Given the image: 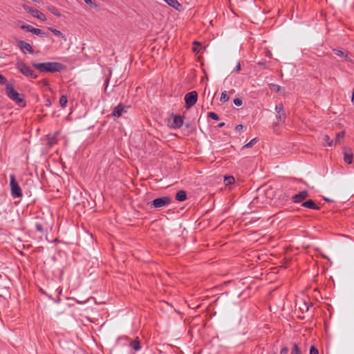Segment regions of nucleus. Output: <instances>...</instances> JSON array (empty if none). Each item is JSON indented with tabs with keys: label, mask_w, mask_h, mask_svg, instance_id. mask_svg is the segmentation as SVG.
Listing matches in <instances>:
<instances>
[{
	"label": "nucleus",
	"mask_w": 354,
	"mask_h": 354,
	"mask_svg": "<svg viewBox=\"0 0 354 354\" xmlns=\"http://www.w3.org/2000/svg\"><path fill=\"white\" fill-rule=\"evenodd\" d=\"M32 65L41 73L60 72L65 68V66L59 62L32 63Z\"/></svg>",
	"instance_id": "obj_1"
},
{
	"label": "nucleus",
	"mask_w": 354,
	"mask_h": 354,
	"mask_svg": "<svg viewBox=\"0 0 354 354\" xmlns=\"http://www.w3.org/2000/svg\"><path fill=\"white\" fill-rule=\"evenodd\" d=\"M6 93L8 97L15 101L17 104H20L21 103L24 102L22 95L16 91L13 85L7 84L6 87Z\"/></svg>",
	"instance_id": "obj_2"
},
{
	"label": "nucleus",
	"mask_w": 354,
	"mask_h": 354,
	"mask_svg": "<svg viewBox=\"0 0 354 354\" xmlns=\"http://www.w3.org/2000/svg\"><path fill=\"white\" fill-rule=\"evenodd\" d=\"M15 66L16 68H17L24 76L32 79L37 78V75L35 74L34 71L26 65L23 62H17Z\"/></svg>",
	"instance_id": "obj_3"
},
{
	"label": "nucleus",
	"mask_w": 354,
	"mask_h": 354,
	"mask_svg": "<svg viewBox=\"0 0 354 354\" xmlns=\"http://www.w3.org/2000/svg\"><path fill=\"white\" fill-rule=\"evenodd\" d=\"M11 195L13 198H21L23 196L22 190L16 180L15 175L10 176Z\"/></svg>",
	"instance_id": "obj_4"
},
{
	"label": "nucleus",
	"mask_w": 354,
	"mask_h": 354,
	"mask_svg": "<svg viewBox=\"0 0 354 354\" xmlns=\"http://www.w3.org/2000/svg\"><path fill=\"white\" fill-rule=\"evenodd\" d=\"M275 111L277 112L276 118L277 122L274 123L273 126H277L278 124H283L286 121V115L283 109V105L282 103L277 104L275 106Z\"/></svg>",
	"instance_id": "obj_5"
},
{
	"label": "nucleus",
	"mask_w": 354,
	"mask_h": 354,
	"mask_svg": "<svg viewBox=\"0 0 354 354\" xmlns=\"http://www.w3.org/2000/svg\"><path fill=\"white\" fill-rule=\"evenodd\" d=\"M198 100V93L195 91L187 93L185 95V107L190 109Z\"/></svg>",
	"instance_id": "obj_6"
},
{
	"label": "nucleus",
	"mask_w": 354,
	"mask_h": 354,
	"mask_svg": "<svg viewBox=\"0 0 354 354\" xmlns=\"http://www.w3.org/2000/svg\"><path fill=\"white\" fill-rule=\"evenodd\" d=\"M171 198L169 196L157 198L151 202V206L155 208H160L171 203Z\"/></svg>",
	"instance_id": "obj_7"
},
{
	"label": "nucleus",
	"mask_w": 354,
	"mask_h": 354,
	"mask_svg": "<svg viewBox=\"0 0 354 354\" xmlns=\"http://www.w3.org/2000/svg\"><path fill=\"white\" fill-rule=\"evenodd\" d=\"M308 196V192L307 190H304L298 194L293 195L291 198V201L292 203H303L304 201Z\"/></svg>",
	"instance_id": "obj_8"
},
{
	"label": "nucleus",
	"mask_w": 354,
	"mask_h": 354,
	"mask_svg": "<svg viewBox=\"0 0 354 354\" xmlns=\"http://www.w3.org/2000/svg\"><path fill=\"white\" fill-rule=\"evenodd\" d=\"M21 28L26 30L27 32H32L37 35H39L41 37H44L46 33L43 32L41 29L35 28L30 25H22Z\"/></svg>",
	"instance_id": "obj_9"
},
{
	"label": "nucleus",
	"mask_w": 354,
	"mask_h": 354,
	"mask_svg": "<svg viewBox=\"0 0 354 354\" xmlns=\"http://www.w3.org/2000/svg\"><path fill=\"white\" fill-rule=\"evenodd\" d=\"M343 153H344V162L347 164H351L353 162V153L352 149L349 147H345L344 148Z\"/></svg>",
	"instance_id": "obj_10"
},
{
	"label": "nucleus",
	"mask_w": 354,
	"mask_h": 354,
	"mask_svg": "<svg viewBox=\"0 0 354 354\" xmlns=\"http://www.w3.org/2000/svg\"><path fill=\"white\" fill-rule=\"evenodd\" d=\"M184 122V117L180 115H175L173 118V128L180 129L183 127Z\"/></svg>",
	"instance_id": "obj_11"
},
{
	"label": "nucleus",
	"mask_w": 354,
	"mask_h": 354,
	"mask_svg": "<svg viewBox=\"0 0 354 354\" xmlns=\"http://www.w3.org/2000/svg\"><path fill=\"white\" fill-rule=\"evenodd\" d=\"M345 135V131H342L338 132L336 134L335 138L332 140L330 142L328 143V147H332L333 145H339L341 143V139H343Z\"/></svg>",
	"instance_id": "obj_12"
},
{
	"label": "nucleus",
	"mask_w": 354,
	"mask_h": 354,
	"mask_svg": "<svg viewBox=\"0 0 354 354\" xmlns=\"http://www.w3.org/2000/svg\"><path fill=\"white\" fill-rule=\"evenodd\" d=\"M301 205V207H306V208L311 209H316V210L320 209V207L319 205H317L314 202V201H313L312 199H309L306 201L303 202Z\"/></svg>",
	"instance_id": "obj_13"
},
{
	"label": "nucleus",
	"mask_w": 354,
	"mask_h": 354,
	"mask_svg": "<svg viewBox=\"0 0 354 354\" xmlns=\"http://www.w3.org/2000/svg\"><path fill=\"white\" fill-rule=\"evenodd\" d=\"M126 106L123 105L122 103L119 104L118 106H116L113 112L112 115L116 118H119L122 115V113L124 111H126L125 109Z\"/></svg>",
	"instance_id": "obj_14"
},
{
	"label": "nucleus",
	"mask_w": 354,
	"mask_h": 354,
	"mask_svg": "<svg viewBox=\"0 0 354 354\" xmlns=\"http://www.w3.org/2000/svg\"><path fill=\"white\" fill-rule=\"evenodd\" d=\"M130 346L131 347L132 349H133L136 351H138L141 349L140 342L139 341L138 337H136V339L131 342Z\"/></svg>",
	"instance_id": "obj_15"
},
{
	"label": "nucleus",
	"mask_w": 354,
	"mask_h": 354,
	"mask_svg": "<svg viewBox=\"0 0 354 354\" xmlns=\"http://www.w3.org/2000/svg\"><path fill=\"white\" fill-rule=\"evenodd\" d=\"M175 198L178 201H184L187 199V194L185 191L180 190L176 193Z\"/></svg>",
	"instance_id": "obj_16"
},
{
	"label": "nucleus",
	"mask_w": 354,
	"mask_h": 354,
	"mask_svg": "<svg viewBox=\"0 0 354 354\" xmlns=\"http://www.w3.org/2000/svg\"><path fill=\"white\" fill-rule=\"evenodd\" d=\"M32 15L34 17L39 19L41 21L46 20L45 15L38 10H35V12H33V14Z\"/></svg>",
	"instance_id": "obj_17"
},
{
	"label": "nucleus",
	"mask_w": 354,
	"mask_h": 354,
	"mask_svg": "<svg viewBox=\"0 0 354 354\" xmlns=\"http://www.w3.org/2000/svg\"><path fill=\"white\" fill-rule=\"evenodd\" d=\"M48 10H49L50 12H51L53 15H54L57 17L61 16V13L59 12V10L54 6H48Z\"/></svg>",
	"instance_id": "obj_18"
},
{
	"label": "nucleus",
	"mask_w": 354,
	"mask_h": 354,
	"mask_svg": "<svg viewBox=\"0 0 354 354\" xmlns=\"http://www.w3.org/2000/svg\"><path fill=\"white\" fill-rule=\"evenodd\" d=\"M20 47V49L24 53H32L33 49L32 46H19Z\"/></svg>",
	"instance_id": "obj_19"
},
{
	"label": "nucleus",
	"mask_w": 354,
	"mask_h": 354,
	"mask_svg": "<svg viewBox=\"0 0 354 354\" xmlns=\"http://www.w3.org/2000/svg\"><path fill=\"white\" fill-rule=\"evenodd\" d=\"M167 4L171 6L174 8L178 9V6H180V3L177 0H164Z\"/></svg>",
	"instance_id": "obj_20"
},
{
	"label": "nucleus",
	"mask_w": 354,
	"mask_h": 354,
	"mask_svg": "<svg viewBox=\"0 0 354 354\" xmlns=\"http://www.w3.org/2000/svg\"><path fill=\"white\" fill-rule=\"evenodd\" d=\"M57 133H56L53 136L48 135L47 138H48V144L49 146L51 147L56 142L55 140H56V136L57 135Z\"/></svg>",
	"instance_id": "obj_21"
},
{
	"label": "nucleus",
	"mask_w": 354,
	"mask_h": 354,
	"mask_svg": "<svg viewBox=\"0 0 354 354\" xmlns=\"http://www.w3.org/2000/svg\"><path fill=\"white\" fill-rule=\"evenodd\" d=\"M235 182L234 178L232 176H225L224 178V183L226 185L234 184Z\"/></svg>",
	"instance_id": "obj_22"
},
{
	"label": "nucleus",
	"mask_w": 354,
	"mask_h": 354,
	"mask_svg": "<svg viewBox=\"0 0 354 354\" xmlns=\"http://www.w3.org/2000/svg\"><path fill=\"white\" fill-rule=\"evenodd\" d=\"M68 102L67 97L66 95H62L59 98V104L62 108L66 106Z\"/></svg>",
	"instance_id": "obj_23"
},
{
	"label": "nucleus",
	"mask_w": 354,
	"mask_h": 354,
	"mask_svg": "<svg viewBox=\"0 0 354 354\" xmlns=\"http://www.w3.org/2000/svg\"><path fill=\"white\" fill-rule=\"evenodd\" d=\"M333 50L335 53V54L339 57H347L346 53L344 50H339V49H333Z\"/></svg>",
	"instance_id": "obj_24"
},
{
	"label": "nucleus",
	"mask_w": 354,
	"mask_h": 354,
	"mask_svg": "<svg viewBox=\"0 0 354 354\" xmlns=\"http://www.w3.org/2000/svg\"><path fill=\"white\" fill-rule=\"evenodd\" d=\"M257 140H258L257 138L252 139L248 143L243 145L242 149L250 148V147H252L254 144H256L257 142Z\"/></svg>",
	"instance_id": "obj_25"
},
{
	"label": "nucleus",
	"mask_w": 354,
	"mask_h": 354,
	"mask_svg": "<svg viewBox=\"0 0 354 354\" xmlns=\"http://www.w3.org/2000/svg\"><path fill=\"white\" fill-rule=\"evenodd\" d=\"M229 99H230V97L227 95V92L226 91L222 92L221 98H220V101L224 103V102H227L229 100Z\"/></svg>",
	"instance_id": "obj_26"
},
{
	"label": "nucleus",
	"mask_w": 354,
	"mask_h": 354,
	"mask_svg": "<svg viewBox=\"0 0 354 354\" xmlns=\"http://www.w3.org/2000/svg\"><path fill=\"white\" fill-rule=\"evenodd\" d=\"M86 4L90 6L93 8H97L98 5L96 3L95 0H84Z\"/></svg>",
	"instance_id": "obj_27"
},
{
	"label": "nucleus",
	"mask_w": 354,
	"mask_h": 354,
	"mask_svg": "<svg viewBox=\"0 0 354 354\" xmlns=\"http://www.w3.org/2000/svg\"><path fill=\"white\" fill-rule=\"evenodd\" d=\"M290 354H301L300 348L297 344H293V348Z\"/></svg>",
	"instance_id": "obj_28"
},
{
	"label": "nucleus",
	"mask_w": 354,
	"mask_h": 354,
	"mask_svg": "<svg viewBox=\"0 0 354 354\" xmlns=\"http://www.w3.org/2000/svg\"><path fill=\"white\" fill-rule=\"evenodd\" d=\"M270 88L276 93L281 92V86L276 84H271L270 85Z\"/></svg>",
	"instance_id": "obj_29"
},
{
	"label": "nucleus",
	"mask_w": 354,
	"mask_h": 354,
	"mask_svg": "<svg viewBox=\"0 0 354 354\" xmlns=\"http://www.w3.org/2000/svg\"><path fill=\"white\" fill-rule=\"evenodd\" d=\"M35 229H36V230H37V232H40V233H41V234H44V232H45V230H44V227H43L42 224L39 223H37L35 224Z\"/></svg>",
	"instance_id": "obj_30"
},
{
	"label": "nucleus",
	"mask_w": 354,
	"mask_h": 354,
	"mask_svg": "<svg viewBox=\"0 0 354 354\" xmlns=\"http://www.w3.org/2000/svg\"><path fill=\"white\" fill-rule=\"evenodd\" d=\"M203 46H193L192 47V51L196 53H200L203 49Z\"/></svg>",
	"instance_id": "obj_31"
},
{
	"label": "nucleus",
	"mask_w": 354,
	"mask_h": 354,
	"mask_svg": "<svg viewBox=\"0 0 354 354\" xmlns=\"http://www.w3.org/2000/svg\"><path fill=\"white\" fill-rule=\"evenodd\" d=\"M49 30L50 31H52L55 35L59 36V37H62V38L64 37L63 36L62 33L59 30H57L55 28H50Z\"/></svg>",
	"instance_id": "obj_32"
},
{
	"label": "nucleus",
	"mask_w": 354,
	"mask_h": 354,
	"mask_svg": "<svg viewBox=\"0 0 354 354\" xmlns=\"http://www.w3.org/2000/svg\"><path fill=\"white\" fill-rule=\"evenodd\" d=\"M207 115H208V118H210L213 120H219L218 115L214 112H209Z\"/></svg>",
	"instance_id": "obj_33"
},
{
	"label": "nucleus",
	"mask_w": 354,
	"mask_h": 354,
	"mask_svg": "<svg viewBox=\"0 0 354 354\" xmlns=\"http://www.w3.org/2000/svg\"><path fill=\"white\" fill-rule=\"evenodd\" d=\"M0 84H1V85H6V86H7V84H8V80L1 73H0Z\"/></svg>",
	"instance_id": "obj_34"
},
{
	"label": "nucleus",
	"mask_w": 354,
	"mask_h": 354,
	"mask_svg": "<svg viewBox=\"0 0 354 354\" xmlns=\"http://www.w3.org/2000/svg\"><path fill=\"white\" fill-rule=\"evenodd\" d=\"M233 102H234V104L237 106H240L243 104L242 100L239 97L235 98Z\"/></svg>",
	"instance_id": "obj_35"
},
{
	"label": "nucleus",
	"mask_w": 354,
	"mask_h": 354,
	"mask_svg": "<svg viewBox=\"0 0 354 354\" xmlns=\"http://www.w3.org/2000/svg\"><path fill=\"white\" fill-rule=\"evenodd\" d=\"M310 354H319V351L314 346H311L310 348Z\"/></svg>",
	"instance_id": "obj_36"
},
{
	"label": "nucleus",
	"mask_w": 354,
	"mask_h": 354,
	"mask_svg": "<svg viewBox=\"0 0 354 354\" xmlns=\"http://www.w3.org/2000/svg\"><path fill=\"white\" fill-rule=\"evenodd\" d=\"M24 9H25L27 12H28L29 13H30V14H32V15L33 14V12H35V10H36V9H34V8H31V7L26 6H24Z\"/></svg>",
	"instance_id": "obj_37"
},
{
	"label": "nucleus",
	"mask_w": 354,
	"mask_h": 354,
	"mask_svg": "<svg viewBox=\"0 0 354 354\" xmlns=\"http://www.w3.org/2000/svg\"><path fill=\"white\" fill-rule=\"evenodd\" d=\"M332 140L330 139V137L328 135H324L323 136V141L326 143L328 145V143L330 142Z\"/></svg>",
	"instance_id": "obj_38"
},
{
	"label": "nucleus",
	"mask_w": 354,
	"mask_h": 354,
	"mask_svg": "<svg viewBox=\"0 0 354 354\" xmlns=\"http://www.w3.org/2000/svg\"><path fill=\"white\" fill-rule=\"evenodd\" d=\"M299 309L302 311L306 310L308 311L309 309V306L307 305L306 303H304L303 307H299Z\"/></svg>",
	"instance_id": "obj_39"
},
{
	"label": "nucleus",
	"mask_w": 354,
	"mask_h": 354,
	"mask_svg": "<svg viewBox=\"0 0 354 354\" xmlns=\"http://www.w3.org/2000/svg\"><path fill=\"white\" fill-rule=\"evenodd\" d=\"M40 83L44 86H49V82L48 81L46 80V79H43Z\"/></svg>",
	"instance_id": "obj_40"
},
{
	"label": "nucleus",
	"mask_w": 354,
	"mask_h": 354,
	"mask_svg": "<svg viewBox=\"0 0 354 354\" xmlns=\"http://www.w3.org/2000/svg\"><path fill=\"white\" fill-rule=\"evenodd\" d=\"M288 351L289 349L288 348V347H283V348H281L280 354H288Z\"/></svg>",
	"instance_id": "obj_41"
},
{
	"label": "nucleus",
	"mask_w": 354,
	"mask_h": 354,
	"mask_svg": "<svg viewBox=\"0 0 354 354\" xmlns=\"http://www.w3.org/2000/svg\"><path fill=\"white\" fill-rule=\"evenodd\" d=\"M241 69V63L240 62H238L236 67L234 68V71H239Z\"/></svg>",
	"instance_id": "obj_42"
},
{
	"label": "nucleus",
	"mask_w": 354,
	"mask_h": 354,
	"mask_svg": "<svg viewBox=\"0 0 354 354\" xmlns=\"http://www.w3.org/2000/svg\"><path fill=\"white\" fill-rule=\"evenodd\" d=\"M257 64H258L259 66H261L263 68H267V66H266V63H265V62H259L257 63Z\"/></svg>",
	"instance_id": "obj_43"
},
{
	"label": "nucleus",
	"mask_w": 354,
	"mask_h": 354,
	"mask_svg": "<svg viewBox=\"0 0 354 354\" xmlns=\"http://www.w3.org/2000/svg\"><path fill=\"white\" fill-rule=\"evenodd\" d=\"M45 105L46 106H51V101L49 98L46 99L45 100Z\"/></svg>",
	"instance_id": "obj_44"
},
{
	"label": "nucleus",
	"mask_w": 354,
	"mask_h": 354,
	"mask_svg": "<svg viewBox=\"0 0 354 354\" xmlns=\"http://www.w3.org/2000/svg\"><path fill=\"white\" fill-rule=\"evenodd\" d=\"M243 129V126L242 124H238L236 127V131H241Z\"/></svg>",
	"instance_id": "obj_45"
},
{
	"label": "nucleus",
	"mask_w": 354,
	"mask_h": 354,
	"mask_svg": "<svg viewBox=\"0 0 354 354\" xmlns=\"http://www.w3.org/2000/svg\"><path fill=\"white\" fill-rule=\"evenodd\" d=\"M265 53H266V55L267 57H271V56H272V53H271V52H270L269 50H268L267 48H266V49H265Z\"/></svg>",
	"instance_id": "obj_46"
},
{
	"label": "nucleus",
	"mask_w": 354,
	"mask_h": 354,
	"mask_svg": "<svg viewBox=\"0 0 354 354\" xmlns=\"http://www.w3.org/2000/svg\"><path fill=\"white\" fill-rule=\"evenodd\" d=\"M224 126H225V122H220V123L217 125V127H218V128H222V127H223Z\"/></svg>",
	"instance_id": "obj_47"
},
{
	"label": "nucleus",
	"mask_w": 354,
	"mask_h": 354,
	"mask_svg": "<svg viewBox=\"0 0 354 354\" xmlns=\"http://www.w3.org/2000/svg\"><path fill=\"white\" fill-rule=\"evenodd\" d=\"M18 44L24 45V44H29L24 41H20Z\"/></svg>",
	"instance_id": "obj_48"
},
{
	"label": "nucleus",
	"mask_w": 354,
	"mask_h": 354,
	"mask_svg": "<svg viewBox=\"0 0 354 354\" xmlns=\"http://www.w3.org/2000/svg\"><path fill=\"white\" fill-rule=\"evenodd\" d=\"M192 44H201V42H199V41H194L192 42Z\"/></svg>",
	"instance_id": "obj_49"
},
{
	"label": "nucleus",
	"mask_w": 354,
	"mask_h": 354,
	"mask_svg": "<svg viewBox=\"0 0 354 354\" xmlns=\"http://www.w3.org/2000/svg\"><path fill=\"white\" fill-rule=\"evenodd\" d=\"M324 201H328V202L332 201L330 199H329L328 198H324Z\"/></svg>",
	"instance_id": "obj_50"
},
{
	"label": "nucleus",
	"mask_w": 354,
	"mask_h": 354,
	"mask_svg": "<svg viewBox=\"0 0 354 354\" xmlns=\"http://www.w3.org/2000/svg\"><path fill=\"white\" fill-rule=\"evenodd\" d=\"M32 1L34 2H36V3H38L39 1V0H32Z\"/></svg>",
	"instance_id": "obj_51"
},
{
	"label": "nucleus",
	"mask_w": 354,
	"mask_h": 354,
	"mask_svg": "<svg viewBox=\"0 0 354 354\" xmlns=\"http://www.w3.org/2000/svg\"><path fill=\"white\" fill-rule=\"evenodd\" d=\"M273 354H277L276 353H274Z\"/></svg>",
	"instance_id": "obj_52"
}]
</instances>
